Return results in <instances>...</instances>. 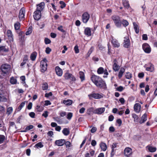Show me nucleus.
<instances>
[{
  "label": "nucleus",
  "instance_id": "3",
  "mask_svg": "<svg viewBox=\"0 0 157 157\" xmlns=\"http://www.w3.org/2000/svg\"><path fill=\"white\" fill-rule=\"evenodd\" d=\"M112 19L116 27L118 28H120L121 27V21L119 16L117 15H113L112 17Z\"/></svg>",
  "mask_w": 157,
  "mask_h": 157
},
{
  "label": "nucleus",
  "instance_id": "28",
  "mask_svg": "<svg viewBox=\"0 0 157 157\" xmlns=\"http://www.w3.org/2000/svg\"><path fill=\"white\" fill-rule=\"evenodd\" d=\"M7 36L10 40H13V35L12 32L10 30H8L7 31Z\"/></svg>",
  "mask_w": 157,
  "mask_h": 157
},
{
  "label": "nucleus",
  "instance_id": "29",
  "mask_svg": "<svg viewBox=\"0 0 157 157\" xmlns=\"http://www.w3.org/2000/svg\"><path fill=\"white\" fill-rule=\"evenodd\" d=\"M134 28L136 33H138L139 32V29L137 25L135 23H133Z\"/></svg>",
  "mask_w": 157,
  "mask_h": 157
},
{
  "label": "nucleus",
  "instance_id": "35",
  "mask_svg": "<svg viewBox=\"0 0 157 157\" xmlns=\"http://www.w3.org/2000/svg\"><path fill=\"white\" fill-rule=\"evenodd\" d=\"M121 24H122L123 26L124 27H126L128 25V22L126 20H123L121 21Z\"/></svg>",
  "mask_w": 157,
  "mask_h": 157
},
{
  "label": "nucleus",
  "instance_id": "23",
  "mask_svg": "<svg viewBox=\"0 0 157 157\" xmlns=\"http://www.w3.org/2000/svg\"><path fill=\"white\" fill-rule=\"evenodd\" d=\"M125 71V69L124 68L121 67V68L118 75V77L119 79L121 78Z\"/></svg>",
  "mask_w": 157,
  "mask_h": 157
},
{
  "label": "nucleus",
  "instance_id": "22",
  "mask_svg": "<svg viewBox=\"0 0 157 157\" xmlns=\"http://www.w3.org/2000/svg\"><path fill=\"white\" fill-rule=\"evenodd\" d=\"M147 119V116L146 113H144L141 119L139 121L140 124H142L145 122Z\"/></svg>",
  "mask_w": 157,
  "mask_h": 157
},
{
  "label": "nucleus",
  "instance_id": "5",
  "mask_svg": "<svg viewBox=\"0 0 157 157\" xmlns=\"http://www.w3.org/2000/svg\"><path fill=\"white\" fill-rule=\"evenodd\" d=\"M144 67L146 69V70L151 72H153L155 70L154 65L152 63H150L145 64L144 66Z\"/></svg>",
  "mask_w": 157,
  "mask_h": 157
},
{
  "label": "nucleus",
  "instance_id": "61",
  "mask_svg": "<svg viewBox=\"0 0 157 157\" xmlns=\"http://www.w3.org/2000/svg\"><path fill=\"white\" fill-rule=\"evenodd\" d=\"M51 104V103L49 101L46 100L45 101L44 105L45 106H47L48 105H50Z\"/></svg>",
  "mask_w": 157,
  "mask_h": 157
},
{
  "label": "nucleus",
  "instance_id": "34",
  "mask_svg": "<svg viewBox=\"0 0 157 157\" xmlns=\"http://www.w3.org/2000/svg\"><path fill=\"white\" fill-rule=\"evenodd\" d=\"M42 88L43 90H46L48 88V85L47 82H44L43 83L42 86Z\"/></svg>",
  "mask_w": 157,
  "mask_h": 157
},
{
  "label": "nucleus",
  "instance_id": "14",
  "mask_svg": "<svg viewBox=\"0 0 157 157\" xmlns=\"http://www.w3.org/2000/svg\"><path fill=\"white\" fill-rule=\"evenodd\" d=\"M25 13V10L24 8H22L19 11V18L20 20L24 18Z\"/></svg>",
  "mask_w": 157,
  "mask_h": 157
},
{
  "label": "nucleus",
  "instance_id": "56",
  "mask_svg": "<svg viewBox=\"0 0 157 157\" xmlns=\"http://www.w3.org/2000/svg\"><path fill=\"white\" fill-rule=\"evenodd\" d=\"M29 115L32 118H34L35 115V113L33 112H31L29 113Z\"/></svg>",
  "mask_w": 157,
  "mask_h": 157
},
{
  "label": "nucleus",
  "instance_id": "17",
  "mask_svg": "<svg viewBox=\"0 0 157 157\" xmlns=\"http://www.w3.org/2000/svg\"><path fill=\"white\" fill-rule=\"evenodd\" d=\"M105 108L104 107L96 109L94 110V113L95 114H101L105 111Z\"/></svg>",
  "mask_w": 157,
  "mask_h": 157
},
{
  "label": "nucleus",
  "instance_id": "16",
  "mask_svg": "<svg viewBox=\"0 0 157 157\" xmlns=\"http://www.w3.org/2000/svg\"><path fill=\"white\" fill-rule=\"evenodd\" d=\"M132 153V149L129 147H126L124 150V154L127 157L131 155Z\"/></svg>",
  "mask_w": 157,
  "mask_h": 157
},
{
  "label": "nucleus",
  "instance_id": "19",
  "mask_svg": "<svg viewBox=\"0 0 157 157\" xmlns=\"http://www.w3.org/2000/svg\"><path fill=\"white\" fill-rule=\"evenodd\" d=\"M141 108V105L138 103H136L134 106V111L137 113H139Z\"/></svg>",
  "mask_w": 157,
  "mask_h": 157
},
{
  "label": "nucleus",
  "instance_id": "45",
  "mask_svg": "<svg viewBox=\"0 0 157 157\" xmlns=\"http://www.w3.org/2000/svg\"><path fill=\"white\" fill-rule=\"evenodd\" d=\"M132 117L134 118V122H137L138 119L137 116L136 114L134 113L132 114Z\"/></svg>",
  "mask_w": 157,
  "mask_h": 157
},
{
  "label": "nucleus",
  "instance_id": "30",
  "mask_svg": "<svg viewBox=\"0 0 157 157\" xmlns=\"http://www.w3.org/2000/svg\"><path fill=\"white\" fill-rule=\"evenodd\" d=\"M62 132L64 135L67 136L69 134L70 132L68 129L65 128L63 130Z\"/></svg>",
  "mask_w": 157,
  "mask_h": 157
},
{
  "label": "nucleus",
  "instance_id": "20",
  "mask_svg": "<svg viewBox=\"0 0 157 157\" xmlns=\"http://www.w3.org/2000/svg\"><path fill=\"white\" fill-rule=\"evenodd\" d=\"M117 143H113L112 145L111 148L112 151L111 153V157H113V156L114 155L116 149L115 148L117 147Z\"/></svg>",
  "mask_w": 157,
  "mask_h": 157
},
{
  "label": "nucleus",
  "instance_id": "51",
  "mask_svg": "<svg viewBox=\"0 0 157 157\" xmlns=\"http://www.w3.org/2000/svg\"><path fill=\"white\" fill-rule=\"evenodd\" d=\"M51 41L50 39L47 38H46L44 39V42L46 44H47L50 43Z\"/></svg>",
  "mask_w": 157,
  "mask_h": 157
},
{
  "label": "nucleus",
  "instance_id": "18",
  "mask_svg": "<svg viewBox=\"0 0 157 157\" xmlns=\"http://www.w3.org/2000/svg\"><path fill=\"white\" fill-rule=\"evenodd\" d=\"M55 69L56 74L57 75H58L59 76H61L62 75V70L59 67H56Z\"/></svg>",
  "mask_w": 157,
  "mask_h": 157
},
{
  "label": "nucleus",
  "instance_id": "27",
  "mask_svg": "<svg viewBox=\"0 0 157 157\" xmlns=\"http://www.w3.org/2000/svg\"><path fill=\"white\" fill-rule=\"evenodd\" d=\"M37 55V53L36 52H34L32 53L31 54L30 56V58L31 60L32 61H34L36 59Z\"/></svg>",
  "mask_w": 157,
  "mask_h": 157
},
{
  "label": "nucleus",
  "instance_id": "52",
  "mask_svg": "<svg viewBox=\"0 0 157 157\" xmlns=\"http://www.w3.org/2000/svg\"><path fill=\"white\" fill-rule=\"evenodd\" d=\"M65 144L67 148H69L71 146V144L69 141L65 142Z\"/></svg>",
  "mask_w": 157,
  "mask_h": 157
},
{
  "label": "nucleus",
  "instance_id": "55",
  "mask_svg": "<svg viewBox=\"0 0 157 157\" xmlns=\"http://www.w3.org/2000/svg\"><path fill=\"white\" fill-rule=\"evenodd\" d=\"M33 125H30L26 127V130H29L30 129H33Z\"/></svg>",
  "mask_w": 157,
  "mask_h": 157
},
{
  "label": "nucleus",
  "instance_id": "63",
  "mask_svg": "<svg viewBox=\"0 0 157 157\" xmlns=\"http://www.w3.org/2000/svg\"><path fill=\"white\" fill-rule=\"evenodd\" d=\"M97 144L96 141L94 140H93L91 142V144L93 146H95Z\"/></svg>",
  "mask_w": 157,
  "mask_h": 157
},
{
  "label": "nucleus",
  "instance_id": "26",
  "mask_svg": "<svg viewBox=\"0 0 157 157\" xmlns=\"http://www.w3.org/2000/svg\"><path fill=\"white\" fill-rule=\"evenodd\" d=\"M101 149L104 151L106 150L107 148V146L106 144L103 142H101L100 144Z\"/></svg>",
  "mask_w": 157,
  "mask_h": 157
},
{
  "label": "nucleus",
  "instance_id": "9",
  "mask_svg": "<svg viewBox=\"0 0 157 157\" xmlns=\"http://www.w3.org/2000/svg\"><path fill=\"white\" fill-rule=\"evenodd\" d=\"M124 47L125 48H128L130 45V41L128 36L124 37V42L123 43Z\"/></svg>",
  "mask_w": 157,
  "mask_h": 157
},
{
  "label": "nucleus",
  "instance_id": "39",
  "mask_svg": "<svg viewBox=\"0 0 157 157\" xmlns=\"http://www.w3.org/2000/svg\"><path fill=\"white\" fill-rule=\"evenodd\" d=\"M10 82L12 84H14L17 83V80L14 77H12L10 78Z\"/></svg>",
  "mask_w": 157,
  "mask_h": 157
},
{
  "label": "nucleus",
  "instance_id": "31",
  "mask_svg": "<svg viewBox=\"0 0 157 157\" xmlns=\"http://www.w3.org/2000/svg\"><path fill=\"white\" fill-rule=\"evenodd\" d=\"M14 28L16 30H18L20 29V24L18 22H17L14 24Z\"/></svg>",
  "mask_w": 157,
  "mask_h": 157
},
{
  "label": "nucleus",
  "instance_id": "41",
  "mask_svg": "<svg viewBox=\"0 0 157 157\" xmlns=\"http://www.w3.org/2000/svg\"><path fill=\"white\" fill-rule=\"evenodd\" d=\"M156 148L152 146L149 147L148 148V150L151 152H154L156 151Z\"/></svg>",
  "mask_w": 157,
  "mask_h": 157
},
{
  "label": "nucleus",
  "instance_id": "48",
  "mask_svg": "<svg viewBox=\"0 0 157 157\" xmlns=\"http://www.w3.org/2000/svg\"><path fill=\"white\" fill-rule=\"evenodd\" d=\"M59 3L61 4L60 7L61 8H63L66 6V4L63 1H60Z\"/></svg>",
  "mask_w": 157,
  "mask_h": 157
},
{
  "label": "nucleus",
  "instance_id": "33",
  "mask_svg": "<svg viewBox=\"0 0 157 157\" xmlns=\"http://www.w3.org/2000/svg\"><path fill=\"white\" fill-rule=\"evenodd\" d=\"M44 109V108L42 106H40L37 105L36 106V109L38 112H41L43 111Z\"/></svg>",
  "mask_w": 157,
  "mask_h": 157
},
{
  "label": "nucleus",
  "instance_id": "53",
  "mask_svg": "<svg viewBox=\"0 0 157 157\" xmlns=\"http://www.w3.org/2000/svg\"><path fill=\"white\" fill-rule=\"evenodd\" d=\"M51 51V49L48 47L46 48L45 52L47 54H49Z\"/></svg>",
  "mask_w": 157,
  "mask_h": 157
},
{
  "label": "nucleus",
  "instance_id": "36",
  "mask_svg": "<svg viewBox=\"0 0 157 157\" xmlns=\"http://www.w3.org/2000/svg\"><path fill=\"white\" fill-rule=\"evenodd\" d=\"M104 69L102 67H100L98 68L97 70V72L98 74H101L103 73Z\"/></svg>",
  "mask_w": 157,
  "mask_h": 157
},
{
  "label": "nucleus",
  "instance_id": "57",
  "mask_svg": "<svg viewBox=\"0 0 157 157\" xmlns=\"http://www.w3.org/2000/svg\"><path fill=\"white\" fill-rule=\"evenodd\" d=\"M117 122L119 126H120L122 123V121L120 119H118L117 120Z\"/></svg>",
  "mask_w": 157,
  "mask_h": 157
},
{
  "label": "nucleus",
  "instance_id": "47",
  "mask_svg": "<svg viewBox=\"0 0 157 157\" xmlns=\"http://www.w3.org/2000/svg\"><path fill=\"white\" fill-rule=\"evenodd\" d=\"M72 116L73 114L72 113H68L67 115V118L68 120H70L71 119Z\"/></svg>",
  "mask_w": 157,
  "mask_h": 157
},
{
  "label": "nucleus",
  "instance_id": "42",
  "mask_svg": "<svg viewBox=\"0 0 157 157\" xmlns=\"http://www.w3.org/2000/svg\"><path fill=\"white\" fill-rule=\"evenodd\" d=\"M13 111V108L11 107H10L7 108V113L8 115L10 114Z\"/></svg>",
  "mask_w": 157,
  "mask_h": 157
},
{
  "label": "nucleus",
  "instance_id": "38",
  "mask_svg": "<svg viewBox=\"0 0 157 157\" xmlns=\"http://www.w3.org/2000/svg\"><path fill=\"white\" fill-rule=\"evenodd\" d=\"M25 101L22 102L18 107V109L20 111L25 106Z\"/></svg>",
  "mask_w": 157,
  "mask_h": 157
},
{
  "label": "nucleus",
  "instance_id": "54",
  "mask_svg": "<svg viewBox=\"0 0 157 157\" xmlns=\"http://www.w3.org/2000/svg\"><path fill=\"white\" fill-rule=\"evenodd\" d=\"M74 50L76 53H78L79 52V50L77 45H75L74 47Z\"/></svg>",
  "mask_w": 157,
  "mask_h": 157
},
{
  "label": "nucleus",
  "instance_id": "60",
  "mask_svg": "<svg viewBox=\"0 0 157 157\" xmlns=\"http://www.w3.org/2000/svg\"><path fill=\"white\" fill-rule=\"evenodd\" d=\"M142 39L144 40H147V34H144L142 35Z\"/></svg>",
  "mask_w": 157,
  "mask_h": 157
},
{
  "label": "nucleus",
  "instance_id": "62",
  "mask_svg": "<svg viewBox=\"0 0 157 157\" xmlns=\"http://www.w3.org/2000/svg\"><path fill=\"white\" fill-rule=\"evenodd\" d=\"M109 130L110 132H114L115 129L113 126H111L109 127Z\"/></svg>",
  "mask_w": 157,
  "mask_h": 157
},
{
  "label": "nucleus",
  "instance_id": "43",
  "mask_svg": "<svg viewBox=\"0 0 157 157\" xmlns=\"http://www.w3.org/2000/svg\"><path fill=\"white\" fill-rule=\"evenodd\" d=\"M125 76L126 78L130 79L132 77V74L129 72H127Z\"/></svg>",
  "mask_w": 157,
  "mask_h": 157
},
{
  "label": "nucleus",
  "instance_id": "7",
  "mask_svg": "<svg viewBox=\"0 0 157 157\" xmlns=\"http://www.w3.org/2000/svg\"><path fill=\"white\" fill-rule=\"evenodd\" d=\"M90 18L89 14L87 12H84L82 14V22L84 23H86L88 21Z\"/></svg>",
  "mask_w": 157,
  "mask_h": 157
},
{
  "label": "nucleus",
  "instance_id": "13",
  "mask_svg": "<svg viewBox=\"0 0 157 157\" xmlns=\"http://www.w3.org/2000/svg\"><path fill=\"white\" fill-rule=\"evenodd\" d=\"M41 17V12L36 10L34 13L33 17L35 20H38Z\"/></svg>",
  "mask_w": 157,
  "mask_h": 157
},
{
  "label": "nucleus",
  "instance_id": "46",
  "mask_svg": "<svg viewBox=\"0 0 157 157\" xmlns=\"http://www.w3.org/2000/svg\"><path fill=\"white\" fill-rule=\"evenodd\" d=\"M8 50L4 46H0V52H7Z\"/></svg>",
  "mask_w": 157,
  "mask_h": 157
},
{
  "label": "nucleus",
  "instance_id": "24",
  "mask_svg": "<svg viewBox=\"0 0 157 157\" xmlns=\"http://www.w3.org/2000/svg\"><path fill=\"white\" fill-rule=\"evenodd\" d=\"M73 102L72 100L70 99H67V100H63V103L66 105H70Z\"/></svg>",
  "mask_w": 157,
  "mask_h": 157
},
{
  "label": "nucleus",
  "instance_id": "11",
  "mask_svg": "<svg viewBox=\"0 0 157 157\" xmlns=\"http://www.w3.org/2000/svg\"><path fill=\"white\" fill-rule=\"evenodd\" d=\"M89 99H91L92 98L94 99H100L103 98V96L101 94L98 93H92L88 95Z\"/></svg>",
  "mask_w": 157,
  "mask_h": 157
},
{
  "label": "nucleus",
  "instance_id": "15",
  "mask_svg": "<svg viewBox=\"0 0 157 157\" xmlns=\"http://www.w3.org/2000/svg\"><path fill=\"white\" fill-rule=\"evenodd\" d=\"M65 143V140L64 139H61L56 140L55 142L56 145L58 146H63Z\"/></svg>",
  "mask_w": 157,
  "mask_h": 157
},
{
  "label": "nucleus",
  "instance_id": "4",
  "mask_svg": "<svg viewBox=\"0 0 157 157\" xmlns=\"http://www.w3.org/2000/svg\"><path fill=\"white\" fill-rule=\"evenodd\" d=\"M47 60L46 58H44L40 62V67L41 72H44L47 70Z\"/></svg>",
  "mask_w": 157,
  "mask_h": 157
},
{
  "label": "nucleus",
  "instance_id": "64",
  "mask_svg": "<svg viewBox=\"0 0 157 157\" xmlns=\"http://www.w3.org/2000/svg\"><path fill=\"white\" fill-rule=\"evenodd\" d=\"M47 134L49 136L51 137L53 135V133L52 131H50L48 132Z\"/></svg>",
  "mask_w": 157,
  "mask_h": 157
},
{
  "label": "nucleus",
  "instance_id": "12",
  "mask_svg": "<svg viewBox=\"0 0 157 157\" xmlns=\"http://www.w3.org/2000/svg\"><path fill=\"white\" fill-rule=\"evenodd\" d=\"M120 66L118 65V62L116 59H114L113 60V70L115 71H117L120 68Z\"/></svg>",
  "mask_w": 157,
  "mask_h": 157
},
{
  "label": "nucleus",
  "instance_id": "58",
  "mask_svg": "<svg viewBox=\"0 0 157 157\" xmlns=\"http://www.w3.org/2000/svg\"><path fill=\"white\" fill-rule=\"evenodd\" d=\"M97 130V128L95 127H93L91 128L90 131L92 133H94Z\"/></svg>",
  "mask_w": 157,
  "mask_h": 157
},
{
  "label": "nucleus",
  "instance_id": "32",
  "mask_svg": "<svg viewBox=\"0 0 157 157\" xmlns=\"http://www.w3.org/2000/svg\"><path fill=\"white\" fill-rule=\"evenodd\" d=\"M123 5L124 6L127 8H128L129 7L128 2L126 0H124L123 1Z\"/></svg>",
  "mask_w": 157,
  "mask_h": 157
},
{
  "label": "nucleus",
  "instance_id": "37",
  "mask_svg": "<svg viewBox=\"0 0 157 157\" xmlns=\"http://www.w3.org/2000/svg\"><path fill=\"white\" fill-rule=\"evenodd\" d=\"M44 146L42 144L41 142H39L36 144L35 147H36L37 148H41Z\"/></svg>",
  "mask_w": 157,
  "mask_h": 157
},
{
  "label": "nucleus",
  "instance_id": "59",
  "mask_svg": "<svg viewBox=\"0 0 157 157\" xmlns=\"http://www.w3.org/2000/svg\"><path fill=\"white\" fill-rule=\"evenodd\" d=\"M52 95V93L51 92H50L48 93H46L45 94V96L46 98H48L50 96H51Z\"/></svg>",
  "mask_w": 157,
  "mask_h": 157
},
{
  "label": "nucleus",
  "instance_id": "49",
  "mask_svg": "<svg viewBox=\"0 0 157 157\" xmlns=\"http://www.w3.org/2000/svg\"><path fill=\"white\" fill-rule=\"evenodd\" d=\"M48 112L47 111H46L44 112V113L42 114V116L44 117L45 118H47L48 116Z\"/></svg>",
  "mask_w": 157,
  "mask_h": 157
},
{
  "label": "nucleus",
  "instance_id": "44",
  "mask_svg": "<svg viewBox=\"0 0 157 157\" xmlns=\"http://www.w3.org/2000/svg\"><path fill=\"white\" fill-rule=\"evenodd\" d=\"M5 139V137L3 135H0V144L2 143Z\"/></svg>",
  "mask_w": 157,
  "mask_h": 157
},
{
  "label": "nucleus",
  "instance_id": "8",
  "mask_svg": "<svg viewBox=\"0 0 157 157\" xmlns=\"http://www.w3.org/2000/svg\"><path fill=\"white\" fill-rule=\"evenodd\" d=\"M142 48L144 51L147 53H149L151 52V49L149 45L146 43L143 44Z\"/></svg>",
  "mask_w": 157,
  "mask_h": 157
},
{
  "label": "nucleus",
  "instance_id": "2",
  "mask_svg": "<svg viewBox=\"0 0 157 157\" xmlns=\"http://www.w3.org/2000/svg\"><path fill=\"white\" fill-rule=\"evenodd\" d=\"M1 69L3 74L9 75L11 71V66L9 64H3L1 66Z\"/></svg>",
  "mask_w": 157,
  "mask_h": 157
},
{
  "label": "nucleus",
  "instance_id": "1",
  "mask_svg": "<svg viewBox=\"0 0 157 157\" xmlns=\"http://www.w3.org/2000/svg\"><path fill=\"white\" fill-rule=\"evenodd\" d=\"M91 79L93 82L98 87L105 89L106 85L104 81L100 77L95 75H93L91 77Z\"/></svg>",
  "mask_w": 157,
  "mask_h": 157
},
{
  "label": "nucleus",
  "instance_id": "25",
  "mask_svg": "<svg viewBox=\"0 0 157 157\" xmlns=\"http://www.w3.org/2000/svg\"><path fill=\"white\" fill-rule=\"evenodd\" d=\"M84 32L85 34L88 36L91 35V31L90 28H86L85 29Z\"/></svg>",
  "mask_w": 157,
  "mask_h": 157
},
{
  "label": "nucleus",
  "instance_id": "10",
  "mask_svg": "<svg viewBox=\"0 0 157 157\" xmlns=\"http://www.w3.org/2000/svg\"><path fill=\"white\" fill-rule=\"evenodd\" d=\"M111 43L113 47L118 48L120 46V44L118 40L114 38L112 36H111Z\"/></svg>",
  "mask_w": 157,
  "mask_h": 157
},
{
  "label": "nucleus",
  "instance_id": "50",
  "mask_svg": "<svg viewBox=\"0 0 157 157\" xmlns=\"http://www.w3.org/2000/svg\"><path fill=\"white\" fill-rule=\"evenodd\" d=\"M116 89L118 91L121 92L124 90V87L122 86H120L116 88Z\"/></svg>",
  "mask_w": 157,
  "mask_h": 157
},
{
  "label": "nucleus",
  "instance_id": "21",
  "mask_svg": "<svg viewBox=\"0 0 157 157\" xmlns=\"http://www.w3.org/2000/svg\"><path fill=\"white\" fill-rule=\"evenodd\" d=\"M44 2H42L37 5L36 10L41 11L43 10L44 8Z\"/></svg>",
  "mask_w": 157,
  "mask_h": 157
},
{
  "label": "nucleus",
  "instance_id": "40",
  "mask_svg": "<svg viewBox=\"0 0 157 157\" xmlns=\"http://www.w3.org/2000/svg\"><path fill=\"white\" fill-rule=\"evenodd\" d=\"M80 78L82 81H83L84 80V75L83 72L80 71L79 72Z\"/></svg>",
  "mask_w": 157,
  "mask_h": 157
},
{
  "label": "nucleus",
  "instance_id": "6",
  "mask_svg": "<svg viewBox=\"0 0 157 157\" xmlns=\"http://www.w3.org/2000/svg\"><path fill=\"white\" fill-rule=\"evenodd\" d=\"M64 77L66 80H70L72 81H75L76 80L75 77L68 72H67L64 74Z\"/></svg>",
  "mask_w": 157,
  "mask_h": 157
}]
</instances>
